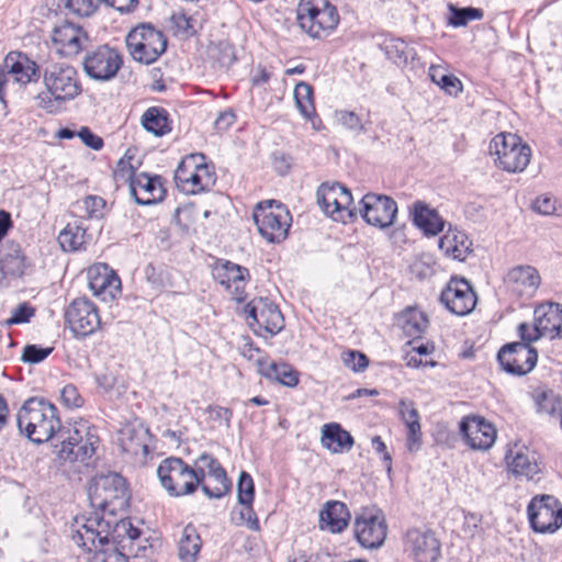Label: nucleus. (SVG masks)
<instances>
[{
	"mask_svg": "<svg viewBox=\"0 0 562 562\" xmlns=\"http://www.w3.org/2000/svg\"><path fill=\"white\" fill-rule=\"evenodd\" d=\"M74 541L87 551L100 550L112 539L122 543L124 540H136L140 530L130 519L100 516L98 512L86 517H76L74 522Z\"/></svg>",
	"mask_w": 562,
	"mask_h": 562,
	"instance_id": "obj_1",
	"label": "nucleus"
},
{
	"mask_svg": "<svg viewBox=\"0 0 562 562\" xmlns=\"http://www.w3.org/2000/svg\"><path fill=\"white\" fill-rule=\"evenodd\" d=\"M46 91L37 95L38 105L48 112L81 94V83L75 67L67 63L48 64L43 70Z\"/></svg>",
	"mask_w": 562,
	"mask_h": 562,
	"instance_id": "obj_2",
	"label": "nucleus"
},
{
	"mask_svg": "<svg viewBox=\"0 0 562 562\" xmlns=\"http://www.w3.org/2000/svg\"><path fill=\"white\" fill-rule=\"evenodd\" d=\"M57 454L60 460L69 463L89 465L100 443L94 426L86 420H77L63 427L56 435Z\"/></svg>",
	"mask_w": 562,
	"mask_h": 562,
	"instance_id": "obj_3",
	"label": "nucleus"
},
{
	"mask_svg": "<svg viewBox=\"0 0 562 562\" xmlns=\"http://www.w3.org/2000/svg\"><path fill=\"white\" fill-rule=\"evenodd\" d=\"M19 429L36 443H43L56 437L63 428L56 407L43 398H30L16 415Z\"/></svg>",
	"mask_w": 562,
	"mask_h": 562,
	"instance_id": "obj_4",
	"label": "nucleus"
},
{
	"mask_svg": "<svg viewBox=\"0 0 562 562\" xmlns=\"http://www.w3.org/2000/svg\"><path fill=\"white\" fill-rule=\"evenodd\" d=\"M88 499L100 516L114 517L128 506L130 493L123 476L117 473L98 474L88 485Z\"/></svg>",
	"mask_w": 562,
	"mask_h": 562,
	"instance_id": "obj_5",
	"label": "nucleus"
},
{
	"mask_svg": "<svg viewBox=\"0 0 562 562\" xmlns=\"http://www.w3.org/2000/svg\"><path fill=\"white\" fill-rule=\"evenodd\" d=\"M157 475L162 487L173 497L193 494L205 479L203 471H195L180 458L165 459L157 469Z\"/></svg>",
	"mask_w": 562,
	"mask_h": 562,
	"instance_id": "obj_6",
	"label": "nucleus"
},
{
	"mask_svg": "<svg viewBox=\"0 0 562 562\" xmlns=\"http://www.w3.org/2000/svg\"><path fill=\"white\" fill-rule=\"evenodd\" d=\"M296 18L300 27L314 38L326 37L339 22L337 9L328 0H300Z\"/></svg>",
	"mask_w": 562,
	"mask_h": 562,
	"instance_id": "obj_7",
	"label": "nucleus"
},
{
	"mask_svg": "<svg viewBox=\"0 0 562 562\" xmlns=\"http://www.w3.org/2000/svg\"><path fill=\"white\" fill-rule=\"evenodd\" d=\"M490 154L499 169L517 173L529 165L531 148L516 134L499 133L490 143Z\"/></svg>",
	"mask_w": 562,
	"mask_h": 562,
	"instance_id": "obj_8",
	"label": "nucleus"
},
{
	"mask_svg": "<svg viewBox=\"0 0 562 562\" xmlns=\"http://www.w3.org/2000/svg\"><path fill=\"white\" fill-rule=\"evenodd\" d=\"M125 42L132 58L145 65L156 61L167 47L164 34L149 24L131 30Z\"/></svg>",
	"mask_w": 562,
	"mask_h": 562,
	"instance_id": "obj_9",
	"label": "nucleus"
},
{
	"mask_svg": "<svg viewBox=\"0 0 562 562\" xmlns=\"http://www.w3.org/2000/svg\"><path fill=\"white\" fill-rule=\"evenodd\" d=\"M260 235L270 243L283 240L291 225V215L282 204L265 201L257 204L252 214Z\"/></svg>",
	"mask_w": 562,
	"mask_h": 562,
	"instance_id": "obj_10",
	"label": "nucleus"
},
{
	"mask_svg": "<svg viewBox=\"0 0 562 562\" xmlns=\"http://www.w3.org/2000/svg\"><path fill=\"white\" fill-rule=\"evenodd\" d=\"M41 77L37 64L22 52L12 50L0 64V101L10 85L25 87Z\"/></svg>",
	"mask_w": 562,
	"mask_h": 562,
	"instance_id": "obj_11",
	"label": "nucleus"
},
{
	"mask_svg": "<svg viewBox=\"0 0 562 562\" xmlns=\"http://www.w3.org/2000/svg\"><path fill=\"white\" fill-rule=\"evenodd\" d=\"M358 542L369 549H375L384 543L386 525L383 510L375 507L363 508L356 517L353 526Z\"/></svg>",
	"mask_w": 562,
	"mask_h": 562,
	"instance_id": "obj_12",
	"label": "nucleus"
},
{
	"mask_svg": "<svg viewBox=\"0 0 562 562\" xmlns=\"http://www.w3.org/2000/svg\"><path fill=\"white\" fill-rule=\"evenodd\" d=\"M528 517L537 532H554L562 526V505L552 495L535 497L528 505Z\"/></svg>",
	"mask_w": 562,
	"mask_h": 562,
	"instance_id": "obj_13",
	"label": "nucleus"
},
{
	"mask_svg": "<svg viewBox=\"0 0 562 562\" xmlns=\"http://www.w3.org/2000/svg\"><path fill=\"white\" fill-rule=\"evenodd\" d=\"M316 198L323 212L334 221L346 222L352 217V195L346 187L339 183H324L318 188Z\"/></svg>",
	"mask_w": 562,
	"mask_h": 562,
	"instance_id": "obj_14",
	"label": "nucleus"
},
{
	"mask_svg": "<svg viewBox=\"0 0 562 562\" xmlns=\"http://www.w3.org/2000/svg\"><path fill=\"white\" fill-rule=\"evenodd\" d=\"M404 548L415 562H437L441 557L439 539L425 527L408 529L404 537Z\"/></svg>",
	"mask_w": 562,
	"mask_h": 562,
	"instance_id": "obj_15",
	"label": "nucleus"
},
{
	"mask_svg": "<svg viewBox=\"0 0 562 562\" xmlns=\"http://www.w3.org/2000/svg\"><path fill=\"white\" fill-rule=\"evenodd\" d=\"M440 303L452 314L464 316L476 305V294L464 278L452 277L440 293Z\"/></svg>",
	"mask_w": 562,
	"mask_h": 562,
	"instance_id": "obj_16",
	"label": "nucleus"
},
{
	"mask_svg": "<svg viewBox=\"0 0 562 562\" xmlns=\"http://www.w3.org/2000/svg\"><path fill=\"white\" fill-rule=\"evenodd\" d=\"M497 359L507 373L525 375L535 368L538 361V351L528 344L512 342L501 348Z\"/></svg>",
	"mask_w": 562,
	"mask_h": 562,
	"instance_id": "obj_17",
	"label": "nucleus"
},
{
	"mask_svg": "<svg viewBox=\"0 0 562 562\" xmlns=\"http://www.w3.org/2000/svg\"><path fill=\"white\" fill-rule=\"evenodd\" d=\"M66 323L76 336H89L101 325L97 307L85 297L75 299L66 310Z\"/></svg>",
	"mask_w": 562,
	"mask_h": 562,
	"instance_id": "obj_18",
	"label": "nucleus"
},
{
	"mask_svg": "<svg viewBox=\"0 0 562 562\" xmlns=\"http://www.w3.org/2000/svg\"><path fill=\"white\" fill-rule=\"evenodd\" d=\"M122 65L121 55L108 45L99 46L89 52L83 60L86 74L95 80H110Z\"/></svg>",
	"mask_w": 562,
	"mask_h": 562,
	"instance_id": "obj_19",
	"label": "nucleus"
},
{
	"mask_svg": "<svg viewBox=\"0 0 562 562\" xmlns=\"http://www.w3.org/2000/svg\"><path fill=\"white\" fill-rule=\"evenodd\" d=\"M460 432L473 450L490 449L497 437L493 424L480 416H467L460 423Z\"/></svg>",
	"mask_w": 562,
	"mask_h": 562,
	"instance_id": "obj_20",
	"label": "nucleus"
},
{
	"mask_svg": "<svg viewBox=\"0 0 562 562\" xmlns=\"http://www.w3.org/2000/svg\"><path fill=\"white\" fill-rule=\"evenodd\" d=\"M245 314L260 329L271 335L278 334L284 326L283 316L278 306L266 297H255L245 306Z\"/></svg>",
	"mask_w": 562,
	"mask_h": 562,
	"instance_id": "obj_21",
	"label": "nucleus"
},
{
	"mask_svg": "<svg viewBox=\"0 0 562 562\" xmlns=\"http://www.w3.org/2000/svg\"><path fill=\"white\" fill-rule=\"evenodd\" d=\"M52 41L59 55L72 57L83 48L88 36L80 26L63 21L53 29Z\"/></svg>",
	"mask_w": 562,
	"mask_h": 562,
	"instance_id": "obj_22",
	"label": "nucleus"
},
{
	"mask_svg": "<svg viewBox=\"0 0 562 562\" xmlns=\"http://www.w3.org/2000/svg\"><path fill=\"white\" fill-rule=\"evenodd\" d=\"M89 288L103 302L116 299L121 292V280L106 265H99L88 270Z\"/></svg>",
	"mask_w": 562,
	"mask_h": 562,
	"instance_id": "obj_23",
	"label": "nucleus"
},
{
	"mask_svg": "<svg viewBox=\"0 0 562 562\" xmlns=\"http://www.w3.org/2000/svg\"><path fill=\"white\" fill-rule=\"evenodd\" d=\"M508 290L517 296L530 299L541 284V277L532 266H517L505 278Z\"/></svg>",
	"mask_w": 562,
	"mask_h": 562,
	"instance_id": "obj_24",
	"label": "nucleus"
},
{
	"mask_svg": "<svg viewBox=\"0 0 562 562\" xmlns=\"http://www.w3.org/2000/svg\"><path fill=\"white\" fill-rule=\"evenodd\" d=\"M537 336L551 339L562 337V305L559 303H544L535 308V323L532 327Z\"/></svg>",
	"mask_w": 562,
	"mask_h": 562,
	"instance_id": "obj_25",
	"label": "nucleus"
},
{
	"mask_svg": "<svg viewBox=\"0 0 562 562\" xmlns=\"http://www.w3.org/2000/svg\"><path fill=\"white\" fill-rule=\"evenodd\" d=\"M247 277L248 270L246 268L231 261H224L214 271V278L237 302L245 300Z\"/></svg>",
	"mask_w": 562,
	"mask_h": 562,
	"instance_id": "obj_26",
	"label": "nucleus"
},
{
	"mask_svg": "<svg viewBox=\"0 0 562 562\" xmlns=\"http://www.w3.org/2000/svg\"><path fill=\"white\" fill-rule=\"evenodd\" d=\"M122 451L132 456L148 453L149 430L138 420L125 424L117 434Z\"/></svg>",
	"mask_w": 562,
	"mask_h": 562,
	"instance_id": "obj_27",
	"label": "nucleus"
},
{
	"mask_svg": "<svg viewBox=\"0 0 562 562\" xmlns=\"http://www.w3.org/2000/svg\"><path fill=\"white\" fill-rule=\"evenodd\" d=\"M400 420L406 428V447L409 452H416L423 443L420 417L415 404L408 400H401L397 408Z\"/></svg>",
	"mask_w": 562,
	"mask_h": 562,
	"instance_id": "obj_28",
	"label": "nucleus"
},
{
	"mask_svg": "<svg viewBox=\"0 0 562 562\" xmlns=\"http://www.w3.org/2000/svg\"><path fill=\"white\" fill-rule=\"evenodd\" d=\"M130 191L137 204L150 205L160 201L165 190L158 177L138 173L131 178Z\"/></svg>",
	"mask_w": 562,
	"mask_h": 562,
	"instance_id": "obj_29",
	"label": "nucleus"
},
{
	"mask_svg": "<svg viewBox=\"0 0 562 562\" xmlns=\"http://www.w3.org/2000/svg\"><path fill=\"white\" fill-rule=\"evenodd\" d=\"M506 461L510 472L527 480H533L541 471L535 451L527 447L510 450L506 454Z\"/></svg>",
	"mask_w": 562,
	"mask_h": 562,
	"instance_id": "obj_30",
	"label": "nucleus"
},
{
	"mask_svg": "<svg viewBox=\"0 0 562 562\" xmlns=\"http://www.w3.org/2000/svg\"><path fill=\"white\" fill-rule=\"evenodd\" d=\"M349 520V509L339 501L327 502L319 513V528L330 533L341 532Z\"/></svg>",
	"mask_w": 562,
	"mask_h": 562,
	"instance_id": "obj_31",
	"label": "nucleus"
},
{
	"mask_svg": "<svg viewBox=\"0 0 562 562\" xmlns=\"http://www.w3.org/2000/svg\"><path fill=\"white\" fill-rule=\"evenodd\" d=\"M258 372L268 380L277 381L282 385L294 387L299 383L297 372L286 363L269 362L265 358L256 360Z\"/></svg>",
	"mask_w": 562,
	"mask_h": 562,
	"instance_id": "obj_32",
	"label": "nucleus"
},
{
	"mask_svg": "<svg viewBox=\"0 0 562 562\" xmlns=\"http://www.w3.org/2000/svg\"><path fill=\"white\" fill-rule=\"evenodd\" d=\"M395 326L415 340L422 337L428 328V318L422 311L408 307L395 315Z\"/></svg>",
	"mask_w": 562,
	"mask_h": 562,
	"instance_id": "obj_33",
	"label": "nucleus"
},
{
	"mask_svg": "<svg viewBox=\"0 0 562 562\" xmlns=\"http://www.w3.org/2000/svg\"><path fill=\"white\" fill-rule=\"evenodd\" d=\"M472 243L463 232L448 231L439 239L440 250L448 257L463 261L471 252Z\"/></svg>",
	"mask_w": 562,
	"mask_h": 562,
	"instance_id": "obj_34",
	"label": "nucleus"
},
{
	"mask_svg": "<svg viewBox=\"0 0 562 562\" xmlns=\"http://www.w3.org/2000/svg\"><path fill=\"white\" fill-rule=\"evenodd\" d=\"M361 203V214L368 224L379 228L386 227V195L369 193L362 198Z\"/></svg>",
	"mask_w": 562,
	"mask_h": 562,
	"instance_id": "obj_35",
	"label": "nucleus"
},
{
	"mask_svg": "<svg viewBox=\"0 0 562 562\" xmlns=\"http://www.w3.org/2000/svg\"><path fill=\"white\" fill-rule=\"evenodd\" d=\"M321 440L322 445L334 453L350 450L353 445L351 435L338 424L324 425Z\"/></svg>",
	"mask_w": 562,
	"mask_h": 562,
	"instance_id": "obj_36",
	"label": "nucleus"
},
{
	"mask_svg": "<svg viewBox=\"0 0 562 562\" xmlns=\"http://www.w3.org/2000/svg\"><path fill=\"white\" fill-rule=\"evenodd\" d=\"M414 223L427 235H437L443 229L445 222L434 209L423 202L414 204Z\"/></svg>",
	"mask_w": 562,
	"mask_h": 562,
	"instance_id": "obj_37",
	"label": "nucleus"
},
{
	"mask_svg": "<svg viewBox=\"0 0 562 562\" xmlns=\"http://www.w3.org/2000/svg\"><path fill=\"white\" fill-rule=\"evenodd\" d=\"M207 476L199 486L209 498H221L229 491L231 484L222 465L212 469Z\"/></svg>",
	"mask_w": 562,
	"mask_h": 562,
	"instance_id": "obj_38",
	"label": "nucleus"
},
{
	"mask_svg": "<svg viewBox=\"0 0 562 562\" xmlns=\"http://www.w3.org/2000/svg\"><path fill=\"white\" fill-rule=\"evenodd\" d=\"M27 267L22 249L15 245L0 260V281L4 276L21 277Z\"/></svg>",
	"mask_w": 562,
	"mask_h": 562,
	"instance_id": "obj_39",
	"label": "nucleus"
},
{
	"mask_svg": "<svg viewBox=\"0 0 562 562\" xmlns=\"http://www.w3.org/2000/svg\"><path fill=\"white\" fill-rule=\"evenodd\" d=\"M87 228L78 221L68 223L59 233L58 241L64 250L75 251L87 243Z\"/></svg>",
	"mask_w": 562,
	"mask_h": 562,
	"instance_id": "obj_40",
	"label": "nucleus"
},
{
	"mask_svg": "<svg viewBox=\"0 0 562 562\" xmlns=\"http://www.w3.org/2000/svg\"><path fill=\"white\" fill-rule=\"evenodd\" d=\"M179 559L182 562H194L201 549V539L195 528L188 525L183 528L179 540Z\"/></svg>",
	"mask_w": 562,
	"mask_h": 562,
	"instance_id": "obj_41",
	"label": "nucleus"
},
{
	"mask_svg": "<svg viewBox=\"0 0 562 562\" xmlns=\"http://www.w3.org/2000/svg\"><path fill=\"white\" fill-rule=\"evenodd\" d=\"M142 125L156 136H162L171 130L167 112L159 108H149L142 116Z\"/></svg>",
	"mask_w": 562,
	"mask_h": 562,
	"instance_id": "obj_42",
	"label": "nucleus"
},
{
	"mask_svg": "<svg viewBox=\"0 0 562 562\" xmlns=\"http://www.w3.org/2000/svg\"><path fill=\"white\" fill-rule=\"evenodd\" d=\"M293 94L301 114L306 119H312L315 114L312 87L306 82H299L294 88Z\"/></svg>",
	"mask_w": 562,
	"mask_h": 562,
	"instance_id": "obj_43",
	"label": "nucleus"
},
{
	"mask_svg": "<svg viewBox=\"0 0 562 562\" xmlns=\"http://www.w3.org/2000/svg\"><path fill=\"white\" fill-rule=\"evenodd\" d=\"M451 16L449 23L456 27L465 26L469 21L481 20L483 18V11L477 8H457L453 4H449Z\"/></svg>",
	"mask_w": 562,
	"mask_h": 562,
	"instance_id": "obj_44",
	"label": "nucleus"
},
{
	"mask_svg": "<svg viewBox=\"0 0 562 562\" xmlns=\"http://www.w3.org/2000/svg\"><path fill=\"white\" fill-rule=\"evenodd\" d=\"M429 71L431 80L439 85L447 93L457 95L462 90V83L457 77L442 74L438 67H430Z\"/></svg>",
	"mask_w": 562,
	"mask_h": 562,
	"instance_id": "obj_45",
	"label": "nucleus"
},
{
	"mask_svg": "<svg viewBox=\"0 0 562 562\" xmlns=\"http://www.w3.org/2000/svg\"><path fill=\"white\" fill-rule=\"evenodd\" d=\"M210 56L220 67H229L236 59L234 47L228 42H218L211 46Z\"/></svg>",
	"mask_w": 562,
	"mask_h": 562,
	"instance_id": "obj_46",
	"label": "nucleus"
},
{
	"mask_svg": "<svg viewBox=\"0 0 562 562\" xmlns=\"http://www.w3.org/2000/svg\"><path fill=\"white\" fill-rule=\"evenodd\" d=\"M255 485L247 472H241L237 482V497L240 505H252Z\"/></svg>",
	"mask_w": 562,
	"mask_h": 562,
	"instance_id": "obj_47",
	"label": "nucleus"
},
{
	"mask_svg": "<svg viewBox=\"0 0 562 562\" xmlns=\"http://www.w3.org/2000/svg\"><path fill=\"white\" fill-rule=\"evenodd\" d=\"M537 411L542 414L553 415L560 409V401L551 391H541L536 395Z\"/></svg>",
	"mask_w": 562,
	"mask_h": 562,
	"instance_id": "obj_48",
	"label": "nucleus"
},
{
	"mask_svg": "<svg viewBox=\"0 0 562 562\" xmlns=\"http://www.w3.org/2000/svg\"><path fill=\"white\" fill-rule=\"evenodd\" d=\"M196 155H191L183 159L175 171V182L180 191L183 192V186H187L190 175L194 171Z\"/></svg>",
	"mask_w": 562,
	"mask_h": 562,
	"instance_id": "obj_49",
	"label": "nucleus"
},
{
	"mask_svg": "<svg viewBox=\"0 0 562 562\" xmlns=\"http://www.w3.org/2000/svg\"><path fill=\"white\" fill-rule=\"evenodd\" d=\"M409 55V48L405 42L398 38L389 41V59L397 66L405 65Z\"/></svg>",
	"mask_w": 562,
	"mask_h": 562,
	"instance_id": "obj_50",
	"label": "nucleus"
},
{
	"mask_svg": "<svg viewBox=\"0 0 562 562\" xmlns=\"http://www.w3.org/2000/svg\"><path fill=\"white\" fill-rule=\"evenodd\" d=\"M102 0H67V8L79 16H90Z\"/></svg>",
	"mask_w": 562,
	"mask_h": 562,
	"instance_id": "obj_51",
	"label": "nucleus"
},
{
	"mask_svg": "<svg viewBox=\"0 0 562 562\" xmlns=\"http://www.w3.org/2000/svg\"><path fill=\"white\" fill-rule=\"evenodd\" d=\"M35 310L27 303H21L11 312V317L5 321V325H20L29 323L34 316Z\"/></svg>",
	"mask_w": 562,
	"mask_h": 562,
	"instance_id": "obj_52",
	"label": "nucleus"
},
{
	"mask_svg": "<svg viewBox=\"0 0 562 562\" xmlns=\"http://www.w3.org/2000/svg\"><path fill=\"white\" fill-rule=\"evenodd\" d=\"M344 364L355 372L363 371L368 367L367 357L355 350L345 351L341 353Z\"/></svg>",
	"mask_w": 562,
	"mask_h": 562,
	"instance_id": "obj_53",
	"label": "nucleus"
},
{
	"mask_svg": "<svg viewBox=\"0 0 562 562\" xmlns=\"http://www.w3.org/2000/svg\"><path fill=\"white\" fill-rule=\"evenodd\" d=\"M557 199L550 194H541L532 202V210L542 215L557 213Z\"/></svg>",
	"mask_w": 562,
	"mask_h": 562,
	"instance_id": "obj_54",
	"label": "nucleus"
},
{
	"mask_svg": "<svg viewBox=\"0 0 562 562\" xmlns=\"http://www.w3.org/2000/svg\"><path fill=\"white\" fill-rule=\"evenodd\" d=\"M52 351L53 348H43L36 345H27L23 349L22 360L27 363H38L48 357Z\"/></svg>",
	"mask_w": 562,
	"mask_h": 562,
	"instance_id": "obj_55",
	"label": "nucleus"
},
{
	"mask_svg": "<svg viewBox=\"0 0 562 562\" xmlns=\"http://www.w3.org/2000/svg\"><path fill=\"white\" fill-rule=\"evenodd\" d=\"M82 206L89 218H99L103 215L105 202L102 198L89 195L82 201Z\"/></svg>",
	"mask_w": 562,
	"mask_h": 562,
	"instance_id": "obj_56",
	"label": "nucleus"
},
{
	"mask_svg": "<svg viewBox=\"0 0 562 562\" xmlns=\"http://www.w3.org/2000/svg\"><path fill=\"white\" fill-rule=\"evenodd\" d=\"M60 400L68 408H78L83 404L82 397L72 384H67L61 389Z\"/></svg>",
	"mask_w": 562,
	"mask_h": 562,
	"instance_id": "obj_57",
	"label": "nucleus"
},
{
	"mask_svg": "<svg viewBox=\"0 0 562 562\" xmlns=\"http://www.w3.org/2000/svg\"><path fill=\"white\" fill-rule=\"evenodd\" d=\"M78 136L85 145L94 150H99L103 146L102 138L93 134L88 127H81L78 132Z\"/></svg>",
	"mask_w": 562,
	"mask_h": 562,
	"instance_id": "obj_58",
	"label": "nucleus"
},
{
	"mask_svg": "<svg viewBox=\"0 0 562 562\" xmlns=\"http://www.w3.org/2000/svg\"><path fill=\"white\" fill-rule=\"evenodd\" d=\"M220 464V462L214 458L212 457L211 454H207V453H202L195 461H194V469L195 471H203L204 474H209L210 471H212V469H215L217 468Z\"/></svg>",
	"mask_w": 562,
	"mask_h": 562,
	"instance_id": "obj_59",
	"label": "nucleus"
},
{
	"mask_svg": "<svg viewBox=\"0 0 562 562\" xmlns=\"http://www.w3.org/2000/svg\"><path fill=\"white\" fill-rule=\"evenodd\" d=\"M194 171L199 176V179H201L204 190H209L214 184V175L209 170V167L205 164L199 162L198 158L195 159Z\"/></svg>",
	"mask_w": 562,
	"mask_h": 562,
	"instance_id": "obj_60",
	"label": "nucleus"
},
{
	"mask_svg": "<svg viewBox=\"0 0 562 562\" xmlns=\"http://www.w3.org/2000/svg\"><path fill=\"white\" fill-rule=\"evenodd\" d=\"M243 506L244 507L239 513L240 519L248 526L249 529L258 531L260 528L259 520L257 518L256 513L254 512L252 505Z\"/></svg>",
	"mask_w": 562,
	"mask_h": 562,
	"instance_id": "obj_61",
	"label": "nucleus"
},
{
	"mask_svg": "<svg viewBox=\"0 0 562 562\" xmlns=\"http://www.w3.org/2000/svg\"><path fill=\"white\" fill-rule=\"evenodd\" d=\"M132 157H127L126 155L121 158L117 162V167L115 170V176L119 178H126L131 182V178L136 176L134 172V167L131 165L130 160Z\"/></svg>",
	"mask_w": 562,
	"mask_h": 562,
	"instance_id": "obj_62",
	"label": "nucleus"
},
{
	"mask_svg": "<svg viewBox=\"0 0 562 562\" xmlns=\"http://www.w3.org/2000/svg\"><path fill=\"white\" fill-rule=\"evenodd\" d=\"M232 416L233 413L229 408L221 406L210 407V417L213 420L223 422L226 428H229L231 426Z\"/></svg>",
	"mask_w": 562,
	"mask_h": 562,
	"instance_id": "obj_63",
	"label": "nucleus"
},
{
	"mask_svg": "<svg viewBox=\"0 0 562 562\" xmlns=\"http://www.w3.org/2000/svg\"><path fill=\"white\" fill-rule=\"evenodd\" d=\"M404 360L406 362L407 367L411 368H419V367H435L436 362L432 360H423L422 357H418V355L409 349L406 351V355L404 357Z\"/></svg>",
	"mask_w": 562,
	"mask_h": 562,
	"instance_id": "obj_64",
	"label": "nucleus"
}]
</instances>
